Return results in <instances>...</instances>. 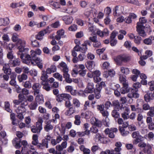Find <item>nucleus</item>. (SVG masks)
<instances>
[{
  "label": "nucleus",
  "instance_id": "f257e3e1",
  "mask_svg": "<svg viewBox=\"0 0 154 154\" xmlns=\"http://www.w3.org/2000/svg\"><path fill=\"white\" fill-rule=\"evenodd\" d=\"M31 55L29 54L25 55L23 53L20 54V58L23 60V62L28 65H34V62L39 61L40 60L37 57L34 51L32 50L30 51Z\"/></svg>",
  "mask_w": 154,
  "mask_h": 154
},
{
  "label": "nucleus",
  "instance_id": "f03ea898",
  "mask_svg": "<svg viewBox=\"0 0 154 154\" xmlns=\"http://www.w3.org/2000/svg\"><path fill=\"white\" fill-rule=\"evenodd\" d=\"M117 64L121 65L122 63H127L129 62L131 60V57L126 54H123L118 56L114 59Z\"/></svg>",
  "mask_w": 154,
  "mask_h": 154
},
{
  "label": "nucleus",
  "instance_id": "7ed1b4c3",
  "mask_svg": "<svg viewBox=\"0 0 154 154\" xmlns=\"http://www.w3.org/2000/svg\"><path fill=\"white\" fill-rule=\"evenodd\" d=\"M75 67L76 68L73 69V71L75 74H79L80 76L82 77L85 75L86 70L85 69V67L84 65H75Z\"/></svg>",
  "mask_w": 154,
  "mask_h": 154
},
{
  "label": "nucleus",
  "instance_id": "20e7f679",
  "mask_svg": "<svg viewBox=\"0 0 154 154\" xmlns=\"http://www.w3.org/2000/svg\"><path fill=\"white\" fill-rule=\"evenodd\" d=\"M43 121L42 118L38 119L36 122V126L33 125L31 127V131L33 133H40L42 129V123Z\"/></svg>",
  "mask_w": 154,
  "mask_h": 154
},
{
  "label": "nucleus",
  "instance_id": "39448f33",
  "mask_svg": "<svg viewBox=\"0 0 154 154\" xmlns=\"http://www.w3.org/2000/svg\"><path fill=\"white\" fill-rule=\"evenodd\" d=\"M132 136L133 138H135L133 141L134 143L137 144L142 140L143 137L140 135L138 131L133 132L132 133Z\"/></svg>",
  "mask_w": 154,
  "mask_h": 154
},
{
  "label": "nucleus",
  "instance_id": "423d86ee",
  "mask_svg": "<svg viewBox=\"0 0 154 154\" xmlns=\"http://www.w3.org/2000/svg\"><path fill=\"white\" fill-rule=\"evenodd\" d=\"M138 89L131 88L128 94V97L130 98L137 99L139 97L140 95L138 93Z\"/></svg>",
  "mask_w": 154,
  "mask_h": 154
},
{
  "label": "nucleus",
  "instance_id": "0eeeda50",
  "mask_svg": "<svg viewBox=\"0 0 154 154\" xmlns=\"http://www.w3.org/2000/svg\"><path fill=\"white\" fill-rule=\"evenodd\" d=\"M95 89L94 88V84L92 82L88 83L87 87L84 90V92L86 94L92 93Z\"/></svg>",
  "mask_w": 154,
  "mask_h": 154
},
{
  "label": "nucleus",
  "instance_id": "6e6552de",
  "mask_svg": "<svg viewBox=\"0 0 154 154\" xmlns=\"http://www.w3.org/2000/svg\"><path fill=\"white\" fill-rule=\"evenodd\" d=\"M104 106L103 104H100L97 105V109L98 110L100 111V112L103 116H108L109 113L106 110H104Z\"/></svg>",
  "mask_w": 154,
  "mask_h": 154
},
{
  "label": "nucleus",
  "instance_id": "1a4fd4ad",
  "mask_svg": "<svg viewBox=\"0 0 154 154\" xmlns=\"http://www.w3.org/2000/svg\"><path fill=\"white\" fill-rule=\"evenodd\" d=\"M136 28L137 31L140 36L144 37L146 35L145 32L143 29L144 28L142 27V26L141 24H140L139 23H138L137 26H136Z\"/></svg>",
  "mask_w": 154,
  "mask_h": 154
},
{
  "label": "nucleus",
  "instance_id": "9d476101",
  "mask_svg": "<svg viewBox=\"0 0 154 154\" xmlns=\"http://www.w3.org/2000/svg\"><path fill=\"white\" fill-rule=\"evenodd\" d=\"M42 87V85L38 83H34L32 86V89L34 90V95H37L39 93V89Z\"/></svg>",
  "mask_w": 154,
  "mask_h": 154
},
{
  "label": "nucleus",
  "instance_id": "9b49d317",
  "mask_svg": "<svg viewBox=\"0 0 154 154\" xmlns=\"http://www.w3.org/2000/svg\"><path fill=\"white\" fill-rule=\"evenodd\" d=\"M11 39L13 42H17V46H18L19 44H21L23 43V41L19 38L18 35L16 33H14L12 35Z\"/></svg>",
  "mask_w": 154,
  "mask_h": 154
},
{
  "label": "nucleus",
  "instance_id": "f8f14e48",
  "mask_svg": "<svg viewBox=\"0 0 154 154\" xmlns=\"http://www.w3.org/2000/svg\"><path fill=\"white\" fill-rule=\"evenodd\" d=\"M130 89L128 87V85L127 83H123V87L121 88H120L119 91H120L121 93L122 94H125L129 92L130 91Z\"/></svg>",
  "mask_w": 154,
  "mask_h": 154
},
{
  "label": "nucleus",
  "instance_id": "ddd939ff",
  "mask_svg": "<svg viewBox=\"0 0 154 154\" xmlns=\"http://www.w3.org/2000/svg\"><path fill=\"white\" fill-rule=\"evenodd\" d=\"M62 20L64 21L66 24H70L73 20L72 17L70 15L64 16L62 17Z\"/></svg>",
  "mask_w": 154,
  "mask_h": 154
},
{
  "label": "nucleus",
  "instance_id": "4468645a",
  "mask_svg": "<svg viewBox=\"0 0 154 154\" xmlns=\"http://www.w3.org/2000/svg\"><path fill=\"white\" fill-rule=\"evenodd\" d=\"M124 111L122 114V117L123 118L124 120L129 118V114L130 112V109L127 107H125L123 108Z\"/></svg>",
  "mask_w": 154,
  "mask_h": 154
},
{
  "label": "nucleus",
  "instance_id": "2eb2a0df",
  "mask_svg": "<svg viewBox=\"0 0 154 154\" xmlns=\"http://www.w3.org/2000/svg\"><path fill=\"white\" fill-rule=\"evenodd\" d=\"M48 142L46 141L45 139L42 140V143H39L38 145V148L39 149H43L45 147L48 148Z\"/></svg>",
  "mask_w": 154,
  "mask_h": 154
},
{
  "label": "nucleus",
  "instance_id": "dca6fc26",
  "mask_svg": "<svg viewBox=\"0 0 154 154\" xmlns=\"http://www.w3.org/2000/svg\"><path fill=\"white\" fill-rule=\"evenodd\" d=\"M21 139L16 137L12 141L13 145L17 148H19L21 146Z\"/></svg>",
  "mask_w": 154,
  "mask_h": 154
},
{
  "label": "nucleus",
  "instance_id": "f3484780",
  "mask_svg": "<svg viewBox=\"0 0 154 154\" xmlns=\"http://www.w3.org/2000/svg\"><path fill=\"white\" fill-rule=\"evenodd\" d=\"M2 70L7 75H10L11 74V69L10 68L9 65L8 64L5 63L3 65Z\"/></svg>",
  "mask_w": 154,
  "mask_h": 154
},
{
  "label": "nucleus",
  "instance_id": "a211bd4d",
  "mask_svg": "<svg viewBox=\"0 0 154 154\" xmlns=\"http://www.w3.org/2000/svg\"><path fill=\"white\" fill-rule=\"evenodd\" d=\"M144 100L147 102H149L150 100L154 99V95L152 93H147L144 96Z\"/></svg>",
  "mask_w": 154,
  "mask_h": 154
},
{
  "label": "nucleus",
  "instance_id": "6ab92c4d",
  "mask_svg": "<svg viewBox=\"0 0 154 154\" xmlns=\"http://www.w3.org/2000/svg\"><path fill=\"white\" fill-rule=\"evenodd\" d=\"M11 65L13 67L19 66L20 63V59L19 58L15 59L13 60H10Z\"/></svg>",
  "mask_w": 154,
  "mask_h": 154
},
{
  "label": "nucleus",
  "instance_id": "aec40b11",
  "mask_svg": "<svg viewBox=\"0 0 154 154\" xmlns=\"http://www.w3.org/2000/svg\"><path fill=\"white\" fill-rule=\"evenodd\" d=\"M62 137L60 136H57L56 140L52 139L51 140V143L53 146L56 145L58 143H59L62 140Z\"/></svg>",
  "mask_w": 154,
  "mask_h": 154
},
{
  "label": "nucleus",
  "instance_id": "412c9836",
  "mask_svg": "<svg viewBox=\"0 0 154 154\" xmlns=\"http://www.w3.org/2000/svg\"><path fill=\"white\" fill-rule=\"evenodd\" d=\"M48 75L46 74L45 71H42V76L41 77V79L42 80L41 82L43 83L44 82H48Z\"/></svg>",
  "mask_w": 154,
  "mask_h": 154
},
{
  "label": "nucleus",
  "instance_id": "4be33fe9",
  "mask_svg": "<svg viewBox=\"0 0 154 154\" xmlns=\"http://www.w3.org/2000/svg\"><path fill=\"white\" fill-rule=\"evenodd\" d=\"M112 105L114 107V109H117L118 110L122 108V107L120 106L119 101L117 100L113 101Z\"/></svg>",
  "mask_w": 154,
  "mask_h": 154
},
{
  "label": "nucleus",
  "instance_id": "5701e85b",
  "mask_svg": "<svg viewBox=\"0 0 154 154\" xmlns=\"http://www.w3.org/2000/svg\"><path fill=\"white\" fill-rule=\"evenodd\" d=\"M9 20L8 18H0V26H6L9 24Z\"/></svg>",
  "mask_w": 154,
  "mask_h": 154
},
{
  "label": "nucleus",
  "instance_id": "b1692460",
  "mask_svg": "<svg viewBox=\"0 0 154 154\" xmlns=\"http://www.w3.org/2000/svg\"><path fill=\"white\" fill-rule=\"evenodd\" d=\"M32 143L34 145L37 146V147L38 148V145H39V143L38 142V136L37 134L33 135L32 136Z\"/></svg>",
  "mask_w": 154,
  "mask_h": 154
},
{
  "label": "nucleus",
  "instance_id": "393cba45",
  "mask_svg": "<svg viewBox=\"0 0 154 154\" xmlns=\"http://www.w3.org/2000/svg\"><path fill=\"white\" fill-rule=\"evenodd\" d=\"M35 102L38 103L39 104H42L43 103L44 97L42 95H36Z\"/></svg>",
  "mask_w": 154,
  "mask_h": 154
},
{
  "label": "nucleus",
  "instance_id": "a878e982",
  "mask_svg": "<svg viewBox=\"0 0 154 154\" xmlns=\"http://www.w3.org/2000/svg\"><path fill=\"white\" fill-rule=\"evenodd\" d=\"M119 130L123 136H125L127 135L129 133L128 131H126L125 130V128H124L123 127H122V126H119Z\"/></svg>",
  "mask_w": 154,
  "mask_h": 154
},
{
  "label": "nucleus",
  "instance_id": "bb28decb",
  "mask_svg": "<svg viewBox=\"0 0 154 154\" xmlns=\"http://www.w3.org/2000/svg\"><path fill=\"white\" fill-rule=\"evenodd\" d=\"M108 31L106 28L103 31L98 30L97 32V34L100 37H103L104 35H106L108 34Z\"/></svg>",
  "mask_w": 154,
  "mask_h": 154
},
{
  "label": "nucleus",
  "instance_id": "cd10ccee",
  "mask_svg": "<svg viewBox=\"0 0 154 154\" xmlns=\"http://www.w3.org/2000/svg\"><path fill=\"white\" fill-rule=\"evenodd\" d=\"M100 88H96L95 89L94 91L95 94V96L96 98L97 99H99L101 97V91Z\"/></svg>",
  "mask_w": 154,
  "mask_h": 154
},
{
  "label": "nucleus",
  "instance_id": "c85d7f7f",
  "mask_svg": "<svg viewBox=\"0 0 154 154\" xmlns=\"http://www.w3.org/2000/svg\"><path fill=\"white\" fill-rule=\"evenodd\" d=\"M143 151L145 154H152V147L149 145H147L143 149Z\"/></svg>",
  "mask_w": 154,
  "mask_h": 154
},
{
  "label": "nucleus",
  "instance_id": "c756f323",
  "mask_svg": "<svg viewBox=\"0 0 154 154\" xmlns=\"http://www.w3.org/2000/svg\"><path fill=\"white\" fill-rule=\"evenodd\" d=\"M86 66L89 70H91L94 67V62L92 61H88L86 64Z\"/></svg>",
  "mask_w": 154,
  "mask_h": 154
},
{
  "label": "nucleus",
  "instance_id": "7c9ffc66",
  "mask_svg": "<svg viewBox=\"0 0 154 154\" xmlns=\"http://www.w3.org/2000/svg\"><path fill=\"white\" fill-rule=\"evenodd\" d=\"M53 126L50 122H48L44 127V130L46 132H49L53 128Z\"/></svg>",
  "mask_w": 154,
  "mask_h": 154
},
{
  "label": "nucleus",
  "instance_id": "2f4dec72",
  "mask_svg": "<svg viewBox=\"0 0 154 154\" xmlns=\"http://www.w3.org/2000/svg\"><path fill=\"white\" fill-rule=\"evenodd\" d=\"M21 151L23 154H29L31 152L28 146H23Z\"/></svg>",
  "mask_w": 154,
  "mask_h": 154
},
{
  "label": "nucleus",
  "instance_id": "473e14b6",
  "mask_svg": "<svg viewBox=\"0 0 154 154\" xmlns=\"http://www.w3.org/2000/svg\"><path fill=\"white\" fill-rule=\"evenodd\" d=\"M154 40V37L150 36L149 38L145 39L143 40V42L147 45H151L152 44V40Z\"/></svg>",
  "mask_w": 154,
  "mask_h": 154
},
{
  "label": "nucleus",
  "instance_id": "72a5a7b5",
  "mask_svg": "<svg viewBox=\"0 0 154 154\" xmlns=\"http://www.w3.org/2000/svg\"><path fill=\"white\" fill-rule=\"evenodd\" d=\"M72 106L75 108H78L80 106V103L79 100L76 98H74L72 100Z\"/></svg>",
  "mask_w": 154,
  "mask_h": 154
},
{
  "label": "nucleus",
  "instance_id": "f704fd0d",
  "mask_svg": "<svg viewBox=\"0 0 154 154\" xmlns=\"http://www.w3.org/2000/svg\"><path fill=\"white\" fill-rule=\"evenodd\" d=\"M118 110L114 109L111 112V115L112 117L115 119L118 118L120 117L119 113L118 112Z\"/></svg>",
  "mask_w": 154,
  "mask_h": 154
},
{
  "label": "nucleus",
  "instance_id": "c9c22d12",
  "mask_svg": "<svg viewBox=\"0 0 154 154\" xmlns=\"http://www.w3.org/2000/svg\"><path fill=\"white\" fill-rule=\"evenodd\" d=\"M120 71L122 73L125 75L128 74L130 72V70L128 68L123 66L120 67Z\"/></svg>",
  "mask_w": 154,
  "mask_h": 154
},
{
  "label": "nucleus",
  "instance_id": "e433bc0d",
  "mask_svg": "<svg viewBox=\"0 0 154 154\" xmlns=\"http://www.w3.org/2000/svg\"><path fill=\"white\" fill-rule=\"evenodd\" d=\"M42 85L43 86V88L47 91H49L51 89V87H50V85L48 82L42 83Z\"/></svg>",
  "mask_w": 154,
  "mask_h": 154
},
{
  "label": "nucleus",
  "instance_id": "4c0bfd02",
  "mask_svg": "<svg viewBox=\"0 0 154 154\" xmlns=\"http://www.w3.org/2000/svg\"><path fill=\"white\" fill-rule=\"evenodd\" d=\"M38 104L36 102H32L29 105V109L32 110H35Z\"/></svg>",
  "mask_w": 154,
  "mask_h": 154
},
{
  "label": "nucleus",
  "instance_id": "58836bf2",
  "mask_svg": "<svg viewBox=\"0 0 154 154\" xmlns=\"http://www.w3.org/2000/svg\"><path fill=\"white\" fill-rule=\"evenodd\" d=\"M75 121L74 122V123L76 125H79L81 123V116L79 115H76L74 117Z\"/></svg>",
  "mask_w": 154,
  "mask_h": 154
},
{
  "label": "nucleus",
  "instance_id": "ea45409f",
  "mask_svg": "<svg viewBox=\"0 0 154 154\" xmlns=\"http://www.w3.org/2000/svg\"><path fill=\"white\" fill-rule=\"evenodd\" d=\"M94 138L95 141H100L102 142L103 139V137L99 134H95L94 136Z\"/></svg>",
  "mask_w": 154,
  "mask_h": 154
},
{
  "label": "nucleus",
  "instance_id": "a19ab883",
  "mask_svg": "<svg viewBox=\"0 0 154 154\" xmlns=\"http://www.w3.org/2000/svg\"><path fill=\"white\" fill-rule=\"evenodd\" d=\"M63 76L65 79V80L67 83H70L72 82V80L70 78V75L68 73L63 75Z\"/></svg>",
  "mask_w": 154,
  "mask_h": 154
},
{
  "label": "nucleus",
  "instance_id": "79ce46f5",
  "mask_svg": "<svg viewBox=\"0 0 154 154\" xmlns=\"http://www.w3.org/2000/svg\"><path fill=\"white\" fill-rule=\"evenodd\" d=\"M18 80L20 82H22L23 80H26L27 78V76L24 73H23L21 75L18 76Z\"/></svg>",
  "mask_w": 154,
  "mask_h": 154
},
{
  "label": "nucleus",
  "instance_id": "37998d69",
  "mask_svg": "<svg viewBox=\"0 0 154 154\" xmlns=\"http://www.w3.org/2000/svg\"><path fill=\"white\" fill-rule=\"evenodd\" d=\"M3 53L2 48L0 47V64L3 65L4 63V61L3 59Z\"/></svg>",
  "mask_w": 154,
  "mask_h": 154
},
{
  "label": "nucleus",
  "instance_id": "c03bdc74",
  "mask_svg": "<svg viewBox=\"0 0 154 154\" xmlns=\"http://www.w3.org/2000/svg\"><path fill=\"white\" fill-rule=\"evenodd\" d=\"M50 5L53 6L55 8H58L60 7V4L56 2H54L53 1H51L49 2Z\"/></svg>",
  "mask_w": 154,
  "mask_h": 154
},
{
  "label": "nucleus",
  "instance_id": "a18cd8bd",
  "mask_svg": "<svg viewBox=\"0 0 154 154\" xmlns=\"http://www.w3.org/2000/svg\"><path fill=\"white\" fill-rule=\"evenodd\" d=\"M69 108V110L66 111L68 114L70 115L75 112V107L72 106Z\"/></svg>",
  "mask_w": 154,
  "mask_h": 154
},
{
  "label": "nucleus",
  "instance_id": "49530a36",
  "mask_svg": "<svg viewBox=\"0 0 154 154\" xmlns=\"http://www.w3.org/2000/svg\"><path fill=\"white\" fill-rule=\"evenodd\" d=\"M146 20L145 19V17H142L140 18L139 19V22H138L137 23V24L139 23V24H141V25L142 26V27H143V28H145V26H143V24L146 23Z\"/></svg>",
  "mask_w": 154,
  "mask_h": 154
},
{
  "label": "nucleus",
  "instance_id": "de8ad7c7",
  "mask_svg": "<svg viewBox=\"0 0 154 154\" xmlns=\"http://www.w3.org/2000/svg\"><path fill=\"white\" fill-rule=\"evenodd\" d=\"M141 37L139 36H136L134 40V42L137 45H139L141 43Z\"/></svg>",
  "mask_w": 154,
  "mask_h": 154
},
{
  "label": "nucleus",
  "instance_id": "09e8293b",
  "mask_svg": "<svg viewBox=\"0 0 154 154\" xmlns=\"http://www.w3.org/2000/svg\"><path fill=\"white\" fill-rule=\"evenodd\" d=\"M25 44V42L24 41H23V43L21 44H19L18 46V49L19 50V51L20 52H22L24 51L25 50L24 48V45Z\"/></svg>",
  "mask_w": 154,
  "mask_h": 154
},
{
  "label": "nucleus",
  "instance_id": "8fccbe9b",
  "mask_svg": "<svg viewBox=\"0 0 154 154\" xmlns=\"http://www.w3.org/2000/svg\"><path fill=\"white\" fill-rule=\"evenodd\" d=\"M54 77L55 78L58 79L60 81H62L63 76L58 73H54Z\"/></svg>",
  "mask_w": 154,
  "mask_h": 154
},
{
  "label": "nucleus",
  "instance_id": "3c124183",
  "mask_svg": "<svg viewBox=\"0 0 154 154\" xmlns=\"http://www.w3.org/2000/svg\"><path fill=\"white\" fill-rule=\"evenodd\" d=\"M106 86V85L103 82H101L99 84H97L96 85V88H100V90H102L103 87H105Z\"/></svg>",
  "mask_w": 154,
  "mask_h": 154
},
{
  "label": "nucleus",
  "instance_id": "603ef678",
  "mask_svg": "<svg viewBox=\"0 0 154 154\" xmlns=\"http://www.w3.org/2000/svg\"><path fill=\"white\" fill-rule=\"evenodd\" d=\"M77 29V26L76 25L74 24L70 26L68 28V29L69 31H76Z\"/></svg>",
  "mask_w": 154,
  "mask_h": 154
},
{
  "label": "nucleus",
  "instance_id": "864d4df0",
  "mask_svg": "<svg viewBox=\"0 0 154 154\" xmlns=\"http://www.w3.org/2000/svg\"><path fill=\"white\" fill-rule=\"evenodd\" d=\"M105 119L104 120H103V123L104 125L106 127H109V125L110 124L109 120V119L108 116H106Z\"/></svg>",
  "mask_w": 154,
  "mask_h": 154
},
{
  "label": "nucleus",
  "instance_id": "5fc2aeb1",
  "mask_svg": "<svg viewBox=\"0 0 154 154\" xmlns=\"http://www.w3.org/2000/svg\"><path fill=\"white\" fill-rule=\"evenodd\" d=\"M148 85L149 86L150 90L152 91L154 90V81H151L149 82Z\"/></svg>",
  "mask_w": 154,
  "mask_h": 154
},
{
  "label": "nucleus",
  "instance_id": "6e6d98bb",
  "mask_svg": "<svg viewBox=\"0 0 154 154\" xmlns=\"http://www.w3.org/2000/svg\"><path fill=\"white\" fill-rule=\"evenodd\" d=\"M98 131L97 128L95 126H93L90 128V131L92 133L96 134Z\"/></svg>",
  "mask_w": 154,
  "mask_h": 154
},
{
  "label": "nucleus",
  "instance_id": "4d7b16f0",
  "mask_svg": "<svg viewBox=\"0 0 154 154\" xmlns=\"http://www.w3.org/2000/svg\"><path fill=\"white\" fill-rule=\"evenodd\" d=\"M32 46L34 47H38L39 46V43L36 40L31 41Z\"/></svg>",
  "mask_w": 154,
  "mask_h": 154
},
{
  "label": "nucleus",
  "instance_id": "13d9d810",
  "mask_svg": "<svg viewBox=\"0 0 154 154\" xmlns=\"http://www.w3.org/2000/svg\"><path fill=\"white\" fill-rule=\"evenodd\" d=\"M15 46V45L12 43H9L7 47L8 51H12V49Z\"/></svg>",
  "mask_w": 154,
  "mask_h": 154
},
{
  "label": "nucleus",
  "instance_id": "bf43d9fd",
  "mask_svg": "<svg viewBox=\"0 0 154 154\" xmlns=\"http://www.w3.org/2000/svg\"><path fill=\"white\" fill-rule=\"evenodd\" d=\"M24 87L27 88H30L32 87V85L30 82L26 81L24 83Z\"/></svg>",
  "mask_w": 154,
  "mask_h": 154
},
{
  "label": "nucleus",
  "instance_id": "052dcab7",
  "mask_svg": "<svg viewBox=\"0 0 154 154\" xmlns=\"http://www.w3.org/2000/svg\"><path fill=\"white\" fill-rule=\"evenodd\" d=\"M62 94L63 100H66V99L69 100L71 98V97L69 94Z\"/></svg>",
  "mask_w": 154,
  "mask_h": 154
},
{
  "label": "nucleus",
  "instance_id": "680f3d73",
  "mask_svg": "<svg viewBox=\"0 0 154 154\" xmlns=\"http://www.w3.org/2000/svg\"><path fill=\"white\" fill-rule=\"evenodd\" d=\"M49 152L50 153L53 154H61L60 152H58L57 151L55 150L54 148H52L49 149Z\"/></svg>",
  "mask_w": 154,
  "mask_h": 154
},
{
  "label": "nucleus",
  "instance_id": "e2e57ef3",
  "mask_svg": "<svg viewBox=\"0 0 154 154\" xmlns=\"http://www.w3.org/2000/svg\"><path fill=\"white\" fill-rule=\"evenodd\" d=\"M141 85V84L140 82H136L133 84V88L138 89V88H139Z\"/></svg>",
  "mask_w": 154,
  "mask_h": 154
},
{
  "label": "nucleus",
  "instance_id": "0e129e2a",
  "mask_svg": "<svg viewBox=\"0 0 154 154\" xmlns=\"http://www.w3.org/2000/svg\"><path fill=\"white\" fill-rule=\"evenodd\" d=\"M143 109L144 110H146L148 109L151 110V107H150L149 104L147 103L144 104L143 106Z\"/></svg>",
  "mask_w": 154,
  "mask_h": 154
},
{
  "label": "nucleus",
  "instance_id": "69168bd1",
  "mask_svg": "<svg viewBox=\"0 0 154 154\" xmlns=\"http://www.w3.org/2000/svg\"><path fill=\"white\" fill-rule=\"evenodd\" d=\"M82 45V47H80V51L82 53L84 54L86 53L88 48L87 47L83 45V44Z\"/></svg>",
  "mask_w": 154,
  "mask_h": 154
},
{
  "label": "nucleus",
  "instance_id": "338daca9",
  "mask_svg": "<svg viewBox=\"0 0 154 154\" xmlns=\"http://www.w3.org/2000/svg\"><path fill=\"white\" fill-rule=\"evenodd\" d=\"M118 32L115 31H113L111 34L110 38L111 39H114Z\"/></svg>",
  "mask_w": 154,
  "mask_h": 154
},
{
  "label": "nucleus",
  "instance_id": "774afa93",
  "mask_svg": "<svg viewBox=\"0 0 154 154\" xmlns=\"http://www.w3.org/2000/svg\"><path fill=\"white\" fill-rule=\"evenodd\" d=\"M124 45L127 48H130L131 47V43L130 42L126 41L125 42Z\"/></svg>",
  "mask_w": 154,
  "mask_h": 154
}]
</instances>
